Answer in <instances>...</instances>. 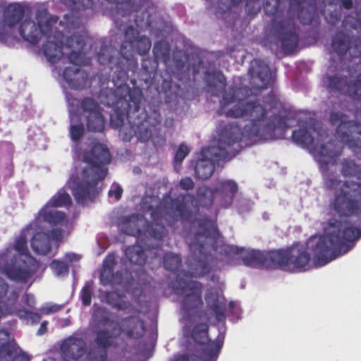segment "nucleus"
Instances as JSON below:
<instances>
[{
	"mask_svg": "<svg viewBox=\"0 0 361 361\" xmlns=\"http://www.w3.org/2000/svg\"><path fill=\"white\" fill-rule=\"evenodd\" d=\"M361 213V183L353 180L341 185L331 204V214L324 233L311 237L305 245L296 244L286 250L269 253L271 267L298 272L323 266L346 253L361 236V230L352 225L353 214Z\"/></svg>",
	"mask_w": 361,
	"mask_h": 361,
	"instance_id": "nucleus-1",
	"label": "nucleus"
},
{
	"mask_svg": "<svg viewBox=\"0 0 361 361\" xmlns=\"http://www.w3.org/2000/svg\"><path fill=\"white\" fill-rule=\"evenodd\" d=\"M71 197L64 190L59 191L35 216L34 221L24 228L16 239L13 247L6 250L0 262L10 264L4 268L6 276L13 280H24L36 270L37 262L28 255L27 240L38 255H47L58 241L70 233L71 224L66 215L56 209L68 205Z\"/></svg>",
	"mask_w": 361,
	"mask_h": 361,
	"instance_id": "nucleus-2",
	"label": "nucleus"
},
{
	"mask_svg": "<svg viewBox=\"0 0 361 361\" xmlns=\"http://www.w3.org/2000/svg\"><path fill=\"white\" fill-rule=\"evenodd\" d=\"M226 106L225 110L232 116H246L250 119L251 126H246L245 131L240 133V129L237 126H233L222 133L218 141V147H211L205 148L201 153V157L197 163L195 171L199 178L206 179L209 178L214 171V157L219 159H226V152L224 145L230 146L235 141L242 140L243 139L253 140L257 141V137L259 136L262 132L271 130H283L286 128V121L282 118H277L278 124L274 126H267L265 121V110L263 106L256 104H247L245 110H242L241 107L245 106V102L242 101L238 102L231 108L228 106L236 102L233 99L228 102L227 97L224 98Z\"/></svg>",
	"mask_w": 361,
	"mask_h": 361,
	"instance_id": "nucleus-3",
	"label": "nucleus"
},
{
	"mask_svg": "<svg viewBox=\"0 0 361 361\" xmlns=\"http://www.w3.org/2000/svg\"><path fill=\"white\" fill-rule=\"evenodd\" d=\"M57 20L54 18H51L47 12L44 10L38 11L35 20H24L21 22L19 27V32L22 37L31 43H37L43 37H47L49 41L44 46V52L47 59L55 63L59 61L63 54L68 55L69 60L71 62V66L67 67L63 73V77L68 82V85L73 88H79V85L74 82V80L78 78L79 68L77 63L80 58L79 51L83 44V39L81 37H73L68 39V45L63 47L62 51L55 39H59L62 37L61 33L54 34V36L49 35L52 27L57 28ZM59 25L64 26L62 21L59 23Z\"/></svg>",
	"mask_w": 361,
	"mask_h": 361,
	"instance_id": "nucleus-4",
	"label": "nucleus"
},
{
	"mask_svg": "<svg viewBox=\"0 0 361 361\" xmlns=\"http://www.w3.org/2000/svg\"><path fill=\"white\" fill-rule=\"evenodd\" d=\"M92 153L94 159L80 150L75 151V174L71 176L68 183L74 197L82 202L91 197L97 182L105 177L107 171L105 165L111 159L108 149L102 144L95 145Z\"/></svg>",
	"mask_w": 361,
	"mask_h": 361,
	"instance_id": "nucleus-5",
	"label": "nucleus"
},
{
	"mask_svg": "<svg viewBox=\"0 0 361 361\" xmlns=\"http://www.w3.org/2000/svg\"><path fill=\"white\" fill-rule=\"evenodd\" d=\"M238 191L237 184L231 180H222L217 183L216 191L202 187L198 191V201L204 206L212 204L213 198L216 197L221 207L227 208L233 201Z\"/></svg>",
	"mask_w": 361,
	"mask_h": 361,
	"instance_id": "nucleus-6",
	"label": "nucleus"
},
{
	"mask_svg": "<svg viewBox=\"0 0 361 361\" xmlns=\"http://www.w3.org/2000/svg\"><path fill=\"white\" fill-rule=\"evenodd\" d=\"M293 137L296 142L304 144L310 147L311 153L320 164L331 162L333 158L341 152L340 147H336L334 150L329 152L333 147L331 143L327 146L319 145V139L315 140L314 137L310 132L304 130L294 131L293 133Z\"/></svg>",
	"mask_w": 361,
	"mask_h": 361,
	"instance_id": "nucleus-7",
	"label": "nucleus"
},
{
	"mask_svg": "<svg viewBox=\"0 0 361 361\" xmlns=\"http://www.w3.org/2000/svg\"><path fill=\"white\" fill-rule=\"evenodd\" d=\"M29 11V8L19 3L10 4L0 16V39L15 33L17 23Z\"/></svg>",
	"mask_w": 361,
	"mask_h": 361,
	"instance_id": "nucleus-8",
	"label": "nucleus"
},
{
	"mask_svg": "<svg viewBox=\"0 0 361 361\" xmlns=\"http://www.w3.org/2000/svg\"><path fill=\"white\" fill-rule=\"evenodd\" d=\"M225 254L229 257L240 258L248 266H264L267 268L274 269L271 267L273 262L269 258V255H264L257 250L251 249L239 248L238 247L224 245Z\"/></svg>",
	"mask_w": 361,
	"mask_h": 361,
	"instance_id": "nucleus-9",
	"label": "nucleus"
},
{
	"mask_svg": "<svg viewBox=\"0 0 361 361\" xmlns=\"http://www.w3.org/2000/svg\"><path fill=\"white\" fill-rule=\"evenodd\" d=\"M87 125L90 130L101 132L104 128V121L97 104L91 99L83 102Z\"/></svg>",
	"mask_w": 361,
	"mask_h": 361,
	"instance_id": "nucleus-10",
	"label": "nucleus"
},
{
	"mask_svg": "<svg viewBox=\"0 0 361 361\" xmlns=\"http://www.w3.org/2000/svg\"><path fill=\"white\" fill-rule=\"evenodd\" d=\"M200 285L197 282H191L184 288L183 294L185 298V305L192 302L194 305L200 301Z\"/></svg>",
	"mask_w": 361,
	"mask_h": 361,
	"instance_id": "nucleus-11",
	"label": "nucleus"
},
{
	"mask_svg": "<svg viewBox=\"0 0 361 361\" xmlns=\"http://www.w3.org/2000/svg\"><path fill=\"white\" fill-rule=\"evenodd\" d=\"M206 301L208 305L216 313L221 315L225 310L224 297L219 293H210L206 296Z\"/></svg>",
	"mask_w": 361,
	"mask_h": 361,
	"instance_id": "nucleus-12",
	"label": "nucleus"
},
{
	"mask_svg": "<svg viewBox=\"0 0 361 361\" xmlns=\"http://www.w3.org/2000/svg\"><path fill=\"white\" fill-rule=\"evenodd\" d=\"M126 255L129 260L135 264H142L145 262L144 253L138 246L128 248Z\"/></svg>",
	"mask_w": 361,
	"mask_h": 361,
	"instance_id": "nucleus-13",
	"label": "nucleus"
},
{
	"mask_svg": "<svg viewBox=\"0 0 361 361\" xmlns=\"http://www.w3.org/2000/svg\"><path fill=\"white\" fill-rule=\"evenodd\" d=\"M130 45L132 48L135 49L140 54L147 52L151 48V42L147 37H141L135 41H130Z\"/></svg>",
	"mask_w": 361,
	"mask_h": 361,
	"instance_id": "nucleus-14",
	"label": "nucleus"
},
{
	"mask_svg": "<svg viewBox=\"0 0 361 361\" xmlns=\"http://www.w3.org/2000/svg\"><path fill=\"white\" fill-rule=\"evenodd\" d=\"M78 121L76 115H71V128L70 134L73 140H78L83 133V128L80 125H77L75 123Z\"/></svg>",
	"mask_w": 361,
	"mask_h": 361,
	"instance_id": "nucleus-15",
	"label": "nucleus"
},
{
	"mask_svg": "<svg viewBox=\"0 0 361 361\" xmlns=\"http://www.w3.org/2000/svg\"><path fill=\"white\" fill-rule=\"evenodd\" d=\"M142 224L143 221L142 219H135V218H133L128 222L126 226L122 228V229L125 233L134 235L141 232L137 227Z\"/></svg>",
	"mask_w": 361,
	"mask_h": 361,
	"instance_id": "nucleus-16",
	"label": "nucleus"
},
{
	"mask_svg": "<svg viewBox=\"0 0 361 361\" xmlns=\"http://www.w3.org/2000/svg\"><path fill=\"white\" fill-rule=\"evenodd\" d=\"M116 96H119V99L118 100V104L122 103V100L123 99L125 102H128V99L133 102L135 104L137 103L138 98L133 97L130 92H129V89L127 86H121L116 91Z\"/></svg>",
	"mask_w": 361,
	"mask_h": 361,
	"instance_id": "nucleus-17",
	"label": "nucleus"
},
{
	"mask_svg": "<svg viewBox=\"0 0 361 361\" xmlns=\"http://www.w3.org/2000/svg\"><path fill=\"white\" fill-rule=\"evenodd\" d=\"M114 257L113 255H109L104 262V269L101 274V280L103 283L106 282V276L111 275V270L114 264Z\"/></svg>",
	"mask_w": 361,
	"mask_h": 361,
	"instance_id": "nucleus-18",
	"label": "nucleus"
},
{
	"mask_svg": "<svg viewBox=\"0 0 361 361\" xmlns=\"http://www.w3.org/2000/svg\"><path fill=\"white\" fill-rule=\"evenodd\" d=\"M106 300L111 305L123 309L126 307V302L123 296L118 295L117 293H111L106 295Z\"/></svg>",
	"mask_w": 361,
	"mask_h": 361,
	"instance_id": "nucleus-19",
	"label": "nucleus"
},
{
	"mask_svg": "<svg viewBox=\"0 0 361 361\" xmlns=\"http://www.w3.org/2000/svg\"><path fill=\"white\" fill-rule=\"evenodd\" d=\"M331 121L334 125L338 126V133H343V130L348 129L351 127L352 123L347 122L343 116H340L338 114L333 115L331 116Z\"/></svg>",
	"mask_w": 361,
	"mask_h": 361,
	"instance_id": "nucleus-20",
	"label": "nucleus"
},
{
	"mask_svg": "<svg viewBox=\"0 0 361 361\" xmlns=\"http://www.w3.org/2000/svg\"><path fill=\"white\" fill-rule=\"evenodd\" d=\"M51 269L57 276H63L68 272V267L61 261L54 260L50 264Z\"/></svg>",
	"mask_w": 361,
	"mask_h": 361,
	"instance_id": "nucleus-21",
	"label": "nucleus"
},
{
	"mask_svg": "<svg viewBox=\"0 0 361 361\" xmlns=\"http://www.w3.org/2000/svg\"><path fill=\"white\" fill-rule=\"evenodd\" d=\"M207 326L205 324H202L200 326L195 329L193 332L194 339L199 343H204L207 340Z\"/></svg>",
	"mask_w": 361,
	"mask_h": 361,
	"instance_id": "nucleus-22",
	"label": "nucleus"
},
{
	"mask_svg": "<svg viewBox=\"0 0 361 361\" xmlns=\"http://www.w3.org/2000/svg\"><path fill=\"white\" fill-rule=\"evenodd\" d=\"M180 263V259L178 255L170 254L164 259V265L168 269H173L178 267Z\"/></svg>",
	"mask_w": 361,
	"mask_h": 361,
	"instance_id": "nucleus-23",
	"label": "nucleus"
},
{
	"mask_svg": "<svg viewBox=\"0 0 361 361\" xmlns=\"http://www.w3.org/2000/svg\"><path fill=\"white\" fill-rule=\"evenodd\" d=\"M18 314L20 318L26 319L27 322H31V323L37 322L40 319V316L38 314L33 313L31 312L20 311L18 313Z\"/></svg>",
	"mask_w": 361,
	"mask_h": 361,
	"instance_id": "nucleus-24",
	"label": "nucleus"
},
{
	"mask_svg": "<svg viewBox=\"0 0 361 361\" xmlns=\"http://www.w3.org/2000/svg\"><path fill=\"white\" fill-rule=\"evenodd\" d=\"M235 1H237L238 0H234ZM271 2L267 1L266 4L264 3V0H245L247 7H249L251 4H255L257 5V8H259L262 4L264 6V8L266 11H268V5L273 4L274 8H275L277 5V0H271Z\"/></svg>",
	"mask_w": 361,
	"mask_h": 361,
	"instance_id": "nucleus-25",
	"label": "nucleus"
},
{
	"mask_svg": "<svg viewBox=\"0 0 361 361\" xmlns=\"http://www.w3.org/2000/svg\"><path fill=\"white\" fill-rule=\"evenodd\" d=\"M189 152V149L187 146L181 145L176 152L175 156L176 162H181Z\"/></svg>",
	"mask_w": 361,
	"mask_h": 361,
	"instance_id": "nucleus-26",
	"label": "nucleus"
},
{
	"mask_svg": "<svg viewBox=\"0 0 361 361\" xmlns=\"http://www.w3.org/2000/svg\"><path fill=\"white\" fill-rule=\"evenodd\" d=\"M82 301L84 305H88L90 304L91 301V295H90V288L89 285H86L82 290L81 294Z\"/></svg>",
	"mask_w": 361,
	"mask_h": 361,
	"instance_id": "nucleus-27",
	"label": "nucleus"
},
{
	"mask_svg": "<svg viewBox=\"0 0 361 361\" xmlns=\"http://www.w3.org/2000/svg\"><path fill=\"white\" fill-rule=\"evenodd\" d=\"M122 188L117 184H114L111 186V190L109 192V194L111 197L114 196L116 200H118L122 194Z\"/></svg>",
	"mask_w": 361,
	"mask_h": 361,
	"instance_id": "nucleus-28",
	"label": "nucleus"
},
{
	"mask_svg": "<svg viewBox=\"0 0 361 361\" xmlns=\"http://www.w3.org/2000/svg\"><path fill=\"white\" fill-rule=\"evenodd\" d=\"M209 353L208 354V357L210 359H212L217 356L218 351L220 348V346L217 344L214 343V342L210 343L209 345Z\"/></svg>",
	"mask_w": 361,
	"mask_h": 361,
	"instance_id": "nucleus-29",
	"label": "nucleus"
},
{
	"mask_svg": "<svg viewBox=\"0 0 361 361\" xmlns=\"http://www.w3.org/2000/svg\"><path fill=\"white\" fill-rule=\"evenodd\" d=\"M133 323H135V329L132 330V331H128V334L132 336L135 337V336H139L140 333L142 331V324L139 321H136V322L133 321Z\"/></svg>",
	"mask_w": 361,
	"mask_h": 361,
	"instance_id": "nucleus-30",
	"label": "nucleus"
},
{
	"mask_svg": "<svg viewBox=\"0 0 361 361\" xmlns=\"http://www.w3.org/2000/svg\"><path fill=\"white\" fill-rule=\"evenodd\" d=\"M59 310V307L55 305H47L41 309L42 314H48L51 312H56Z\"/></svg>",
	"mask_w": 361,
	"mask_h": 361,
	"instance_id": "nucleus-31",
	"label": "nucleus"
},
{
	"mask_svg": "<svg viewBox=\"0 0 361 361\" xmlns=\"http://www.w3.org/2000/svg\"><path fill=\"white\" fill-rule=\"evenodd\" d=\"M180 185L185 190H189L193 187V182L190 178H185L180 180Z\"/></svg>",
	"mask_w": 361,
	"mask_h": 361,
	"instance_id": "nucleus-32",
	"label": "nucleus"
},
{
	"mask_svg": "<svg viewBox=\"0 0 361 361\" xmlns=\"http://www.w3.org/2000/svg\"><path fill=\"white\" fill-rule=\"evenodd\" d=\"M65 259L70 263H75L81 259V256L75 253H67L65 255Z\"/></svg>",
	"mask_w": 361,
	"mask_h": 361,
	"instance_id": "nucleus-33",
	"label": "nucleus"
},
{
	"mask_svg": "<svg viewBox=\"0 0 361 361\" xmlns=\"http://www.w3.org/2000/svg\"><path fill=\"white\" fill-rule=\"evenodd\" d=\"M74 4L78 7L81 5L85 8H88L92 6V0H75Z\"/></svg>",
	"mask_w": 361,
	"mask_h": 361,
	"instance_id": "nucleus-34",
	"label": "nucleus"
},
{
	"mask_svg": "<svg viewBox=\"0 0 361 361\" xmlns=\"http://www.w3.org/2000/svg\"><path fill=\"white\" fill-rule=\"evenodd\" d=\"M158 230V233H157L156 230H154L152 228L149 229L147 232L154 235L155 238H160L161 237V233H162L163 228L158 226V228H157Z\"/></svg>",
	"mask_w": 361,
	"mask_h": 361,
	"instance_id": "nucleus-35",
	"label": "nucleus"
},
{
	"mask_svg": "<svg viewBox=\"0 0 361 361\" xmlns=\"http://www.w3.org/2000/svg\"><path fill=\"white\" fill-rule=\"evenodd\" d=\"M82 343L80 341H75L70 345V350L73 352L76 348H79L80 350H82Z\"/></svg>",
	"mask_w": 361,
	"mask_h": 361,
	"instance_id": "nucleus-36",
	"label": "nucleus"
},
{
	"mask_svg": "<svg viewBox=\"0 0 361 361\" xmlns=\"http://www.w3.org/2000/svg\"><path fill=\"white\" fill-rule=\"evenodd\" d=\"M355 167V166L354 163L349 162L347 164V165L344 166V167L343 169V172L345 176L350 175V171H348V168H349V169H354Z\"/></svg>",
	"mask_w": 361,
	"mask_h": 361,
	"instance_id": "nucleus-37",
	"label": "nucleus"
},
{
	"mask_svg": "<svg viewBox=\"0 0 361 361\" xmlns=\"http://www.w3.org/2000/svg\"><path fill=\"white\" fill-rule=\"evenodd\" d=\"M161 47H163L166 51L168 50V47H167V45L166 44H164V43L157 44L154 46V51L155 54L157 55V56L159 55V48Z\"/></svg>",
	"mask_w": 361,
	"mask_h": 361,
	"instance_id": "nucleus-38",
	"label": "nucleus"
},
{
	"mask_svg": "<svg viewBox=\"0 0 361 361\" xmlns=\"http://www.w3.org/2000/svg\"><path fill=\"white\" fill-rule=\"evenodd\" d=\"M25 302L30 307L34 305V303H35V298L31 295H26L25 298Z\"/></svg>",
	"mask_w": 361,
	"mask_h": 361,
	"instance_id": "nucleus-39",
	"label": "nucleus"
},
{
	"mask_svg": "<svg viewBox=\"0 0 361 361\" xmlns=\"http://www.w3.org/2000/svg\"><path fill=\"white\" fill-rule=\"evenodd\" d=\"M288 37L291 42H295L296 41V37L294 35L293 32L292 31V27H290L288 30Z\"/></svg>",
	"mask_w": 361,
	"mask_h": 361,
	"instance_id": "nucleus-40",
	"label": "nucleus"
},
{
	"mask_svg": "<svg viewBox=\"0 0 361 361\" xmlns=\"http://www.w3.org/2000/svg\"><path fill=\"white\" fill-rule=\"evenodd\" d=\"M46 329V323L44 322L41 324L39 329L38 330V334H42L45 332Z\"/></svg>",
	"mask_w": 361,
	"mask_h": 361,
	"instance_id": "nucleus-41",
	"label": "nucleus"
},
{
	"mask_svg": "<svg viewBox=\"0 0 361 361\" xmlns=\"http://www.w3.org/2000/svg\"><path fill=\"white\" fill-rule=\"evenodd\" d=\"M171 361H188L185 356H176Z\"/></svg>",
	"mask_w": 361,
	"mask_h": 361,
	"instance_id": "nucleus-42",
	"label": "nucleus"
},
{
	"mask_svg": "<svg viewBox=\"0 0 361 361\" xmlns=\"http://www.w3.org/2000/svg\"><path fill=\"white\" fill-rule=\"evenodd\" d=\"M343 4L345 8H348L351 6V1L350 0H344Z\"/></svg>",
	"mask_w": 361,
	"mask_h": 361,
	"instance_id": "nucleus-43",
	"label": "nucleus"
},
{
	"mask_svg": "<svg viewBox=\"0 0 361 361\" xmlns=\"http://www.w3.org/2000/svg\"><path fill=\"white\" fill-rule=\"evenodd\" d=\"M98 340H99V341L100 342V343H101V344H102V345H107V344H108V342H107V341H106L104 339H103V338L102 337V336H101V335H99V336H98Z\"/></svg>",
	"mask_w": 361,
	"mask_h": 361,
	"instance_id": "nucleus-44",
	"label": "nucleus"
},
{
	"mask_svg": "<svg viewBox=\"0 0 361 361\" xmlns=\"http://www.w3.org/2000/svg\"><path fill=\"white\" fill-rule=\"evenodd\" d=\"M135 30L131 29L130 31L126 33V38L130 39V35H134Z\"/></svg>",
	"mask_w": 361,
	"mask_h": 361,
	"instance_id": "nucleus-45",
	"label": "nucleus"
},
{
	"mask_svg": "<svg viewBox=\"0 0 361 361\" xmlns=\"http://www.w3.org/2000/svg\"><path fill=\"white\" fill-rule=\"evenodd\" d=\"M211 229H212V232H213V233H212V236H213V237H215V235H218V233H217V231H216V228H215V227H214V225H212V226H211Z\"/></svg>",
	"mask_w": 361,
	"mask_h": 361,
	"instance_id": "nucleus-46",
	"label": "nucleus"
},
{
	"mask_svg": "<svg viewBox=\"0 0 361 361\" xmlns=\"http://www.w3.org/2000/svg\"><path fill=\"white\" fill-rule=\"evenodd\" d=\"M150 137V134L148 133V131L147 132V135H144V136H141V138L143 140H146L147 139H148L149 137Z\"/></svg>",
	"mask_w": 361,
	"mask_h": 361,
	"instance_id": "nucleus-47",
	"label": "nucleus"
},
{
	"mask_svg": "<svg viewBox=\"0 0 361 361\" xmlns=\"http://www.w3.org/2000/svg\"><path fill=\"white\" fill-rule=\"evenodd\" d=\"M190 198V197H185V200H185V207L186 208H189V207H190V205L188 204V200H189Z\"/></svg>",
	"mask_w": 361,
	"mask_h": 361,
	"instance_id": "nucleus-48",
	"label": "nucleus"
},
{
	"mask_svg": "<svg viewBox=\"0 0 361 361\" xmlns=\"http://www.w3.org/2000/svg\"><path fill=\"white\" fill-rule=\"evenodd\" d=\"M217 78L219 80V82H223V76L220 74L217 75Z\"/></svg>",
	"mask_w": 361,
	"mask_h": 361,
	"instance_id": "nucleus-49",
	"label": "nucleus"
},
{
	"mask_svg": "<svg viewBox=\"0 0 361 361\" xmlns=\"http://www.w3.org/2000/svg\"><path fill=\"white\" fill-rule=\"evenodd\" d=\"M150 215H151L154 219H155V218H156V217L154 216H155V213L152 212V213L150 214Z\"/></svg>",
	"mask_w": 361,
	"mask_h": 361,
	"instance_id": "nucleus-50",
	"label": "nucleus"
},
{
	"mask_svg": "<svg viewBox=\"0 0 361 361\" xmlns=\"http://www.w3.org/2000/svg\"><path fill=\"white\" fill-rule=\"evenodd\" d=\"M263 70H264V72H266V73L267 72V67H263Z\"/></svg>",
	"mask_w": 361,
	"mask_h": 361,
	"instance_id": "nucleus-51",
	"label": "nucleus"
},
{
	"mask_svg": "<svg viewBox=\"0 0 361 361\" xmlns=\"http://www.w3.org/2000/svg\"><path fill=\"white\" fill-rule=\"evenodd\" d=\"M114 116H111V123H114Z\"/></svg>",
	"mask_w": 361,
	"mask_h": 361,
	"instance_id": "nucleus-52",
	"label": "nucleus"
},
{
	"mask_svg": "<svg viewBox=\"0 0 361 361\" xmlns=\"http://www.w3.org/2000/svg\"><path fill=\"white\" fill-rule=\"evenodd\" d=\"M183 208H179V212H180V214L183 213Z\"/></svg>",
	"mask_w": 361,
	"mask_h": 361,
	"instance_id": "nucleus-53",
	"label": "nucleus"
},
{
	"mask_svg": "<svg viewBox=\"0 0 361 361\" xmlns=\"http://www.w3.org/2000/svg\"><path fill=\"white\" fill-rule=\"evenodd\" d=\"M338 185H341V183H336V188H338Z\"/></svg>",
	"mask_w": 361,
	"mask_h": 361,
	"instance_id": "nucleus-54",
	"label": "nucleus"
},
{
	"mask_svg": "<svg viewBox=\"0 0 361 361\" xmlns=\"http://www.w3.org/2000/svg\"><path fill=\"white\" fill-rule=\"evenodd\" d=\"M127 47V45H123V49H126Z\"/></svg>",
	"mask_w": 361,
	"mask_h": 361,
	"instance_id": "nucleus-55",
	"label": "nucleus"
},
{
	"mask_svg": "<svg viewBox=\"0 0 361 361\" xmlns=\"http://www.w3.org/2000/svg\"><path fill=\"white\" fill-rule=\"evenodd\" d=\"M73 356H74V357H77L80 356V354H78V355H74Z\"/></svg>",
	"mask_w": 361,
	"mask_h": 361,
	"instance_id": "nucleus-56",
	"label": "nucleus"
},
{
	"mask_svg": "<svg viewBox=\"0 0 361 361\" xmlns=\"http://www.w3.org/2000/svg\"><path fill=\"white\" fill-rule=\"evenodd\" d=\"M119 125H120V123L115 124L116 126H118Z\"/></svg>",
	"mask_w": 361,
	"mask_h": 361,
	"instance_id": "nucleus-57",
	"label": "nucleus"
}]
</instances>
